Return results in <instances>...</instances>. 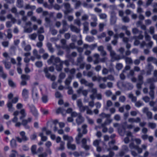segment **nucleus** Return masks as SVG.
<instances>
[{"label":"nucleus","instance_id":"1","mask_svg":"<svg viewBox=\"0 0 157 157\" xmlns=\"http://www.w3.org/2000/svg\"><path fill=\"white\" fill-rule=\"evenodd\" d=\"M49 64H52L56 66V70L58 71H61L63 68V62L58 57H55L54 55L51 56L48 61Z\"/></svg>","mask_w":157,"mask_h":157},{"label":"nucleus","instance_id":"2","mask_svg":"<svg viewBox=\"0 0 157 157\" xmlns=\"http://www.w3.org/2000/svg\"><path fill=\"white\" fill-rule=\"evenodd\" d=\"M107 49L110 52V55L113 61L118 60L121 59L120 56L116 54V52L113 50L112 47L110 44L107 45Z\"/></svg>","mask_w":157,"mask_h":157},{"label":"nucleus","instance_id":"3","mask_svg":"<svg viewBox=\"0 0 157 157\" xmlns=\"http://www.w3.org/2000/svg\"><path fill=\"white\" fill-rule=\"evenodd\" d=\"M129 147L131 149H136L139 154H140L142 152L143 149L146 150L147 149V145L144 144H142L141 145L142 148H140L138 145H135L133 142H131L129 144Z\"/></svg>","mask_w":157,"mask_h":157},{"label":"nucleus","instance_id":"4","mask_svg":"<svg viewBox=\"0 0 157 157\" xmlns=\"http://www.w3.org/2000/svg\"><path fill=\"white\" fill-rule=\"evenodd\" d=\"M94 59L93 60L94 64H97L100 63H105L108 59L107 57H104L101 58H100V55L98 54L95 53L93 55Z\"/></svg>","mask_w":157,"mask_h":157},{"label":"nucleus","instance_id":"5","mask_svg":"<svg viewBox=\"0 0 157 157\" xmlns=\"http://www.w3.org/2000/svg\"><path fill=\"white\" fill-rule=\"evenodd\" d=\"M18 98L17 97H16L14 98L11 101V100H9L8 101L7 105L8 108V110L9 111L12 112L14 110V109L13 107L12 103H16L18 102Z\"/></svg>","mask_w":157,"mask_h":157},{"label":"nucleus","instance_id":"6","mask_svg":"<svg viewBox=\"0 0 157 157\" xmlns=\"http://www.w3.org/2000/svg\"><path fill=\"white\" fill-rule=\"evenodd\" d=\"M19 134L20 137L18 136L16 137V140L18 142L21 143L22 142H25L29 140V138L26 136L25 132H21L19 133Z\"/></svg>","mask_w":157,"mask_h":157},{"label":"nucleus","instance_id":"7","mask_svg":"<svg viewBox=\"0 0 157 157\" xmlns=\"http://www.w3.org/2000/svg\"><path fill=\"white\" fill-rule=\"evenodd\" d=\"M32 98L34 102H37L39 99L38 90L34 86L31 90Z\"/></svg>","mask_w":157,"mask_h":157},{"label":"nucleus","instance_id":"8","mask_svg":"<svg viewBox=\"0 0 157 157\" xmlns=\"http://www.w3.org/2000/svg\"><path fill=\"white\" fill-rule=\"evenodd\" d=\"M44 71L45 74V76L48 79H50L52 81H54L56 79V77L54 75H51V74L48 73V69L47 67H45L44 69Z\"/></svg>","mask_w":157,"mask_h":157},{"label":"nucleus","instance_id":"9","mask_svg":"<svg viewBox=\"0 0 157 157\" xmlns=\"http://www.w3.org/2000/svg\"><path fill=\"white\" fill-rule=\"evenodd\" d=\"M77 105L78 107L79 108V111L81 112H84L85 110H86L87 106H84L83 105L81 99H79L77 101Z\"/></svg>","mask_w":157,"mask_h":157},{"label":"nucleus","instance_id":"10","mask_svg":"<svg viewBox=\"0 0 157 157\" xmlns=\"http://www.w3.org/2000/svg\"><path fill=\"white\" fill-rule=\"evenodd\" d=\"M132 32L134 34H139L138 36H136L137 38L139 39H142L143 38V36L142 34V32L141 31H139L136 28H134L132 29Z\"/></svg>","mask_w":157,"mask_h":157},{"label":"nucleus","instance_id":"11","mask_svg":"<svg viewBox=\"0 0 157 157\" xmlns=\"http://www.w3.org/2000/svg\"><path fill=\"white\" fill-rule=\"evenodd\" d=\"M32 118L31 117L28 118L27 119L23 120L21 124L26 129L30 128V127L27 125V124L31 122Z\"/></svg>","mask_w":157,"mask_h":157},{"label":"nucleus","instance_id":"12","mask_svg":"<svg viewBox=\"0 0 157 157\" xmlns=\"http://www.w3.org/2000/svg\"><path fill=\"white\" fill-rule=\"evenodd\" d=\"M72 111V109L71 108H68L66 111L63 108H59L56 110V113L57 114L61 113L63 114L64 113H70Z\"/></svg>","mask_w":157,"mask_h":157},{"label":"nucleus","instance_id":"13","mask_svg":"<svg viewBox=\"0 0 157 157\" xmlns=\"http://www.w3.org/2000/svg\"><path fill=\"white\" fill-rule=\"evenodd\" d=\"M87 140L90 141V140L89 138L87 139ZM87 140L85 138H84L82 139L81 142L82 143V147L85 149L86 150H89L90 148V146L89 145H88L86 144Z\"/></svg>","mask_w":157,"mask_h":157},{"label":"nucleus","instance_id":"14","mask_svg":"<svg viewBox=\"0 0 157 157\" xmlns=\"http://www.w3.org/2000/svg\"><path fill=\"white\" fill-rule=\"evenodd\" d=\"M63 5L66 9V10L64 11V13L65 14H67L72 11V9L71 8L70 4L69 3H64Z\"/></svg>","mask_w":157,"mask_h":157},{"label":"nucleus","instance_id":"15","mask_svg":"<svg viewBox=\"0 0 157 157\" xmlns=\"http://www.w3.org/2000/svg\"><path fill=\"white\" fill-rule=\"evenodd\" d=\"M29 108L31 112L33 115L36 117H38V113L37 110L35 106L33 105H31L29 106Z\"/></svg>","mask_w":157,"mask_h":157},{"label":"nucleus","instance_id":"16","mask_svg":"<svg viewBox=\"0 0 157 157\" xmlns=\"http://www.w3.org/2000/svg\"><path fill=\"white\" fill-rule=\"evenodd\" d=\"M81 84L84 85L86 86H88L90 88L93 87L94 85L93 83L92 82H88L84 78L81 79L80 81Z\"/></svg>","mask_w":157,"mask_h":157},{"label":"nucleus","instance_id":"17","mask_svg":"<svg viewBox=\"0 0 157 157\" xmlns=\"http://www.w3.org/2000/svg\"><path fill=\"white\" fill-rule=\"evenodd\" d=\"M91 93H92L90 95V98L92 100H94L95 98V96L97 94V89L96 88H94L91 87V89L90 90Z\"/></svg>","mask_w":157,"mask_h":157},{"label":"nucleus","instance_id":"18","mask_svg":"<svg viewBox=\"0 0 157 157\" xmlns=\"http://www.w3.org/2000/svg\"><path fill=\"white\" fill-rule=\"evenodd\" d=\"M70 27L72 32H75L77 33H80V29L77 28L76 26L72 25H71Z\"/></svg>","mask_w":157,"mask_h":157},{"label":"nucleus","instance_id":"19","mask_svg":"<svg viewBox=\"0 0 157 157\" xmlns=\"http://www.w3.org/2000/svg\"><path fill=\"white\" fill-rule=\"evenodd\" d=\"M77 131L78 132V133L77 136L76 137L75 139L77 143V144H79L80 139L82 136L83 135L80 132L81 129L80 128H78Z\"/></svg>","mask_w":157,"mask_h":157},{"label":"nucleus","instance_id":"20","mask_svg":"<svg viewBox=\"0 0 157 157\" xmlns=\"http://www.w3.org/2000/svg\"><path fill=\"white\" fill-rule=\"evenodd\" d=\"M84 121V118L82 117L81 114H79L76 119V122L78 125L80 124L83 122Z\"/></svg>","mask_w":157,"mask_h":157},{"label":"nucleus","instance_id":"21","mask_svg":"<svg viewBox=\"0 0 157 157\" xmlns=\"http://www.w3.org/2000/svg\"><path fill=\"white\" fill-rule=\"evenodd\" d=\"M60 42L63 45L62 47V48H63L64 49H66L67 50H68L69 49V47L66 44L67 41L66 39H62L60 40Z\"/></svg>","mask_w":157,"mask_h":157},{"label":"nucleus","instance_id":"22","mask_svg":"<svg viewBox=\"0 0 157 157\" xmlns=\"http://www.w3.org/2000/svg\"><path fill=\"white\" fill-rule=\"evenodd\" d=\"M128 121L131 123H138L141 121V119L139 117H137L136 118H131L128 119Z\"/></svg>","mask_w":157,"mask_h":157},{"label":"nucleus","instance_id":"23","mask_svg":"<svg viewBox=\"0 0 157 157\" xmlns=\"http://www.w3.org/2000/svg\"><path fill=\"white\" fill-rule=\"evenodd\" d=\"M63 139L64 140H67L68 141L67 144H71V142H72L73 141V138L71 136H69L68 135H64L63 136Z\"/></svg>","mask_w":157,"mask_h":157},{"label":"nucleus","instance_id":"24","mask_svg":"<svg viewBox=\"0 0 157 157\" xmlns=\"http://www.w3.org/2000/svg\"><path fill=\"white\" fill-rule=\"evenodd\" d=\"M123 86L128 90H132L133 88V85L130 83L126 82L123 84Z\"/></svg>","mask_w":157,"mask_h":157},{"label":"nucleus","instance_id":"25","mask_svg":"<svg viewBox=\"0 0 157 157\" xmlns=\"http://www.w3.org/2000/svg\"><path fill=\"white\" fill-rule=\"evenodd\" d=\"M29 91L26 89H24L22 91V96L24 98L26 99L28 98Z\"/></svg>","mask_w":157,"mask_h":157},{"label":"nucleus","instance_id":"26","mask_svg":"<svg viewBox=\"0 0 157 157\" xmlns=\"http://www.w3.org/2000/svg\"><path fill=\"white\" fill-rule=\"evenodd\" d=\"M112 120L109 118H107L105 120L104 123L101 124V127H104L106 126L107 125L109 124L112 122Z\"/></svg>","mask_w":157,"mask_h":157},{"label":"nucleus","instance_id":"27","mask_svg":"<svg viewBox=\"0 0 157 157\" xmlns=\"http://www.w3.org/2000/svg\"><path fill=\"white\" fill-rule=\"evenodd\" d=\"M83 31L86 33H87L89 30V23L88 22L86 21L83 23Z\"/></svg>","mask_w":157,"mask_h":157},{"label":"nucleus","instance_id":"28","mask_svg":"<svg viewBox=\"0 0 157 157\" xmlns=\"http://www.w3.org/2000/svg\"><path fill=\"white\" fill-rule=\"evenodd\" d=\"M72 79V76L71 75L69 76L65 81V85L67 86H69L71 82Z\"/></svg>","mask_w":157,"mask_h":157},{"label":"nucleus","instance_id":"29","mask_svg":"<svg viewBox=\"0 0 157 157\" xmlns=\"http://www.w3.org/2000/svg\"><path fill=\"white\" fill-rule=\"evenodd\" d=\"M0 76L4 79L6 78L7 77L6 75L3 72V67L1 66H0Z\"/></svg>","mask_w":157,"mask_h":157},{"label":"nucleus","instance_id":"30","mask_svg":"<svg viewBox=\"0 0 157 157\" xmlns=\"http://www.w3.org/2000/svg\"><path fill=\"white\" fill-rule=\"evenodd\" d=\"M157 82V80L156 79V78L155 77H153L151 78H147L146 80V82L147 83H150V84L151 83H153V82Z\"/></svg>","mask_w":157,"mask_h":157},{"label":"nucleus","instance_id":"31","mask_svg":"<svg viewBox=\"0 0 157 157\" xmlns=\"http://www.w3.org/2000/svg\"><path fill=\"white\" fill-rule=\"evenodd\" d=\"M111 116V115L110 114H107L104 113H102L99 115V116L102 119L105 118H106V119L110 118Z\"/></svg>","mask_w":157,"mask_h":157},{"label":"nucleus","instance_id":"32","mask_svg":"<svg viewBox=\"0 0 157 157\" xmlns=\"http://www.w3.org/2000/svg\"><path fill=\"white\" fill-rule=\"evenodd\" d=\"M33 54L34 56L36 59H40L41 58V56L38 54V51L36 49H34L33 50Z\"/></svg>","mask_w":157,"mask_h":157},{"label":"nucleus","instance_id":"33","mask_svg":"<svg viewBox=\"0 0 157 157\" xmlns=\"http://www.w3.org/2000/svg\"><path fill=\"white\" fill-rule=\"evenodd\" d=\"M68 28L67 26H63L62 29H60L59 30V33L60 34H63L65 32L68 31Z\"/></svg>","mask_w":157,"mask_h":157},{"label":"nucleus","instance_id":"34","mask_svg":"<svg viewBox=\"0 0 157 157\" xmlns=\"http://www.w3.org/2000/svg\"><path fill=\"white\" fill-rule=\"evenodd\" d=\"M10 144L11 147L13 148H15L17 147V144L16 140L13 139L10 141Z\"/></svg>","mask_w":157,"mask_h":157},{"label":"nucleus","instance_id":"35","mask_svg":"<svg viewBox=\"0 0 157 157\" xmlns=\"http://www.w3.org/2000/svg\"><path fill=\"white\" fill-rule=\"evenodd\" d=\"M128 97L131 99L132 102H135L136 101V97L134 96L132 93L129 94Z\"/></svg>","mask_w":157,"mask_h":157},{"label":"nucleus","instance_id":"36","mask_svg":"<svg viewBox=\"0 0 157 157\" xmlns=\"http://www.w3.org/2000/svg\"><path fill=\"white\" fill-rule=\"evenodd\" d=\"M20 113L21 115V116L20 117V119L21 120L23 118L25 117L26 115V114L25 113V110L24 109H22L20 111Z\"/></svg>","mask_w":157,"mask_h":157},{"label":"nucleus","instance_id":"37","mask_svg":"<svg viewBox=\"0 0 157 157\" xmlns=\"http://www.w3.org/2000/svg\"><path fill=\"white\" fill-rule=\"evenodd\" d=\"M113 105V103L111 100H108L106 102V105L105 107V109L108 110L109 109V107L112 106Z\"/></svg>","mask_w":157,"mask_h":157},{"label":"nucleus","instance_id":"38","mask_svg":"<svg viewBox=\"0 0 157 157\" xmlns=\"http://www.w3.org/2000/svg\"><path fill=\"white\" fill-rule=\"evenodd\" d=\"M36 146L35 145H33L31 147V151L32 154L34 155L37 154V151H36Z\"/></svg>","mask_w":157,"mask_h":157},{"label":"nucleus","instance_id":"39","mask_svg":"<svg viewBox=\"0 0 157 157\" xmlns=\"http://www.w3.org/2000/svg\"><path fill=\"white\" fill-rule=\"evenodd\" d=\"M17 6L19 8H21L23 6V0H17Z\"/></svg>","mask_w":157,"mask_h":157},{"label":"nucleus","instance_id":"40","mask_svg":"<svg viewBox=\"0 0 157 157\" xmlns=\"http://www.w3.org/2000/svg\"><path fill=\"white\" fill-rule=\"evenodd\" d=\"M144 70H143L141 71L142 73L138 75V76L137 79H138V81L139 82H143V77L142 76L143 74L142 73L143 72L144 73Z\"/></svg>","mask_w":157,"mask_h":157},{"label":"nucleus","instance_id":"41","mask_svg":"<svg viewBox=\"0 0 157 157\" xmlns=\"http://www.w3.org/2000/svg\"><path fill=\"white\" fill-rule=\"evenodd\" d=\"M47 46L49 51L51 53H53L54 52V49L52 47V44L49 43L48 42L47 43Z\"/></svg>","mask_w":157,"mask_h":157},{"label":"nucleus","instance_id":"42","mask_svg":"<svg viewBox=\"0 0 157 157\" xmlns=\"http://www.w3.org/2000/svg\"><path fill=\"white\" fill-rule=\"evenodd\" d=\"M33 29L31 27H24V32L28 33H30L33 31Z\"/></svg>","mask_w":157,"mask_h":157},{"label":"nucleus","instance_id":"43","mask_svg":"<svg viewBox=\"0 0 157 157\" xmlns=\"http://www.w3.org/2000/svg\"><path fill=\"white\" fill-rule=\"evenodd\" d=\"M94 39V38L93 36H87L86 37V40L88 42H92Z\"/></svg>","mask_w":157,"mask_h":157},{"label":"nucleus","instance_id":"44","mask_svg":"<svg viewBox=\"0 0 157 157\" xmlns=\"http://www.w3.org/2000/svg\"><path fill=\"white\" fill-rule=\"evenodd\" d=\"M83 61V58L82 56H80L78 58L77 60V63L75 64L76 66H78L80 64L82 63V62Z\"/></svg>","mask_w":157,"mask_h":157},{"label":"nucleus","instance_id":"45","mask_svg":"<svg viewBox=\"0 0 157 157\" xmlns=\"http://www.w3.org/2000/svg\"><path fill=\"white\" fill-rule=\"evenodd\" d=\"M124 59L126 63L127 64H131L132 63V61L130 57H125Z\"/></svg>","mask_w":157,"mask_h":157},{"label":"nucleus","instance_id":"46","mask_svg":"<svg viewBox=\"0 0 157 157\" xmlns=\"http://www.w3.org/2000/svg\"><path fill=\"white\" fill-rule=\"evenodd\" d=\"M17 151L15 150H12L11 151L10 154L9 155L10 157H16V155H18Z\"/></svg>","mask_w":157,"mask_h":157},{"label":"nucleus","instance_id":"47","mask_svg":"<svg viewBox=\"0 0 157 157\" xmlns=\"http://www.w3.org/2000/svg\"><path fill=\"white\" fill-rule=\"evenodd\" d=\"M3 63L4 64L5 67L7 69H9L11 67L10 63L8 62H6L5 61H3Z\"/></svg>","mask_w":157,"mask_h":157},{"label":"nucleus","instance_id":"48","mask_svg":"<svg viewBox=\"0 0 157 157\" xmlns=\"http://www.w3.org/2000/svg\"><path fill=\"white\" fill-rule=\"evenodd\" d=\"M41 99L43 103H46L48 101V96L45 95H42Z\"/></svg>","mask_w":157,"mask_h":157},{"label":"nucleus","instance_id":"49","mask_svg":"<svg viewBox=\"0 0 157 157\" xmlns=\"http://www.w3.org/2000/svg\"><path fill=\"white\" fill-rule=\"evenodd\" d=\"M7 37L9 39H10L12 37V35L11 34V29H9L7 30Z\"/></svg>","mask_w":157,"mask_h":157},{"label":"nucleus","instance_id":"50","mask_svg":"<svg viewBox=\"0 0 157 157\" xmlns=\"http://www.w3.org/2000/svg\"><path fill=\"white\" fill-rule=\"evenodd\" d=\"M87 127V125L86 124H83L82 126V128L83 129L82 130V134H86L87 132V130L86 129Z\"/></svg>","mask_w":157,"mask_h":157},{"label":"nucleus","instance_id":"51","mask_svg":"<svg viewBox=\"0 0 157 157\" xmlns=\"http://www.w3.org/2000/svg\"><path fill=\"white\" fill-rule=\"evenodd\" d=\"M37 34L36 33H34L32 34L29 35V37L32 40H35L37 37Z\"/></svg>","mask_w":157,"mask_h":157},{"label":"nucleus","instance_id":"52","mask_svg":"<svg viewBox=\"0 0 157 157\" xmlns=\"http://www.w3.org/2000/svg\"><path fill=\"white\" fill-rule=\"evenodd\" d=\"M67 147L68 148L74 150L76 149L75 145L74 144H67Z\"/></svg>","mask_w":157,"mask_h":157},{"label":"nucleus","instance_id":"53","mask_svg":"<svg viewBox=\"0 0 157 157\" xmlns=\"http://www.w3.org/2000/svg\"><path fill=\"white\" fill-rule=\"evenodd\" d=\"M122 19L123 21L125 23H128L130 21V19L127 16L123 17Z\"/></svg>","mask_w":157,"mask_h":157},{"label":"nucleus","instance_id":"54","mask_svg":"<svg viewBox=\"0 0 157 157\" xmlns=\"http://www.w3.org/2000/svg\"><path fill=\"white\" fill-rule=\"evenodd\" d=\"M44 28L43 26L40 27L37 31V33L38 34L44 33Z\"/></svg>","mask_w":157,"mask_h":157},{"label":"nucleus","instance_id":"55","mask_svg":"<svg viewBox=\"0 0 157 157\" xmlns=\"http://www.w3.org/2000/svg\"><path fill=\"white\" fill-rule=\"evenodd\" d=\"M7 17L8 19H10L11 21L13 24L15 22V19L13 17L12 15L11 14H9L7 16Z\"/></svg>","mask_w":157,"mask_h":157},{"label":"nucleus","instance_id":"56","mask_svg":"<svg viewBox=\"0 0 157 157\" xmlns=\"http://www.w3.org/2000/svg\"><path fill=\"white\" fill-rule=\"evenodd\" d=\"M100 141V140H96L93 142V144L96 147H98L99 146Z\"/></svg>","mask_w":157,"mask_h":157},{"label":"nucleus","instance_id":"57","mask_svg":"<svg viewBox=\"0 0 157 157\" xmlns=\"http://www.w3.org/2000/svg\"><path fill=\"white\" fill-rule=\"evenodd\" d=\"M148 126L152 129H154L156 127V124L153 123H148Z\"/></svg>","mask_w":157,"mask_h":157},{"label":"nucleus","instance_id":"58","mask_svg":"<svg viewBox=\"0 0 157 157\" xmlns=\"http://www.w3.org/2000/svg\"><path fill=\"white\" fill-rule=\"evenodd\" d=\"M8 84L9 86L12 87L15 86V84L11 79L8 80Z\"/></svg>","mask_w":157,"mask_h":157},{"label":"nucleus","instance_id":"59","mask_svg":"<svg viewBox=\"0 0 157 157\" xmlns=\"http://www.w3.org/2000/svg\"><path fill=\"white\" fill-rule=\"evenodd\" d=\"M109 70L105 67L103 68L102 70V74L103 75H107L109 73Z\"/></svg>","mask_w":157,"mask_h":157},{"label":"nucleus","instance_id":"60","mask_svg":"<svg viewBox=\"0 0 157 157\" xmlns=\"http://www.w3.org/2000/svg\"><path fill=\"white\" fill-rule=\"evenodd\" d=\"M35 65L38 67H40L43 65L42 62L40 61L36 62L35 63Z\"/></svg>","mask_w":157,"mask_h":157},{"label":"nucleus","instance_id":"61","mask_svg":"<svg viewBox=\"0 0 157 157\" xmlns=\"http://www.w3.org/2000/svg\"><path fill=\"white\" fill-rule=\"evenodd\" d=\"M91 16V19L93 21H97L98 20L97 16L96 15L94 14H90Z\"/></svg>","mask_w":157,"mask_h":157},{"label":"nucleus","instance_id":"62","mask_svg":"<svg viewBox=\"0 0 157 157\" xmlns=\"http://www.w3.org/2000/svg\"><path fill=\"white\" fill-rule=\"evenodd\" d=\"M154 90H150L149 92V94L151 98L152 99H154L155 98L154 97Z\"/></svg>","mask_w":157,"mask_h":157},{"label":"nucleus","instance_id":"63","mask_svg":"<svg viewBox=\"0 0 157 157\" xmlns=\"http://www.w3.org/2000/svg\"><path fill=\"white\" fill-rule=\"evenodd\" d=\"M116 67L117 70H119L122 68L123 67V65L121 63H118L116 64Z\"/></svg>","mask_w":157,"mask_h":157},{"label":"nucleus","instance_id":"64","mask_svg":"<svg viewBox=\"0 0 157 157\" xmlns=\"http://www.w3.org/2000/svg\"><path fill=\"white\" fill-rule=\"evenodd\" d=\"M108 80L111 81H113L115 80V78L114 76L112 75H109L107 76Z\"/></svg>","mask_w":157,"mask_h":157}]
</instances>
